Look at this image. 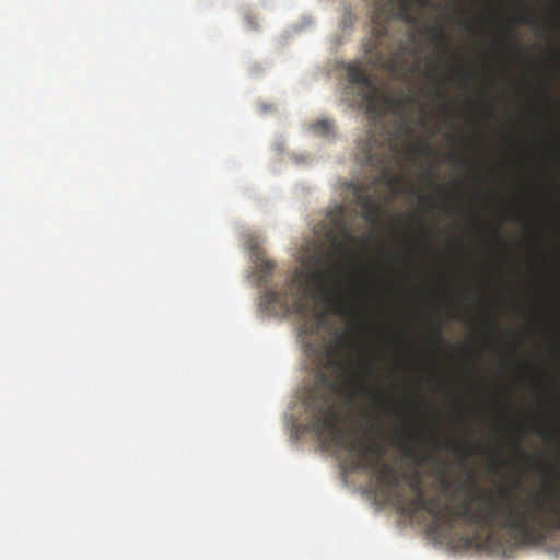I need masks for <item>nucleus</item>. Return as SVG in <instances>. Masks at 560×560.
I'll return each mask as SVG.
<instances>
[{"mask_svg": "<svg viewBox=\"0 0 560 560\" xmlns=\"http://www.w3.org/2000/svg\"><path fill=\"white\" fill-rule=\"evenodd\" d=\"M421 201L429 205L430 208H438V202L432 196H420Z\"/></svg>", "mask_w": 560, "mask_h": 560, "instance_id": "nucleus-18", "label": "nucleus"}, {"mask_svg": "<svg viewBox=\"0 0 560 560\" xmlns=\"http://www.w3.org/2000/svg\"><path fill=\"white\" fill-rule=\"evenodd\" d=\"M349 347L348 335L342 332L323 349L314 385L310 388L305 401L307 425L325 443L340 447L349 454V470L373 474L386 491H397L400 481L407 479V475L400 474L393 464L384 460L386 450L372 428L366 431L372 435V440L368 441L349 428L339 425L340 411L336 402L347 387L354 386L361 395L370 398L378 407L385 406L388 401L384 393L375 392L369 386L374 375V359L363 357L359 364L347 361L345 352ZM408 487L412 494L424 492L418 472L408 478Z\"/></svg>", "mask_w": 560, "mask_h": 560, "instance_id": "nucleus-1", "label": "nucleus"}, {"mask_svg": "<svg viewBox=\"0 0 560 560\" xmlns=\"http://www.w3.org/2000/svg\"><path fill=\"white\" fill-rule=\"evenodd\" d=\"M352 327H353V329H354L355 331H358V330L360 329V323H359L358 320H354V322L352 323Z\"/></svg>", "mask_w": 560, "mask_h": 560, "instance_id": "nucleus-29", "label": "nucleus"}, {"mask_svg": "<svg viewBox=\"0 0 560 560\" xmlns=\"http://www.w3.org/2000/svg\"><path fill=\"white\" fill-rule=\"evenodd\" d=\"M532 19H533V14L532 13H526V14H523V15H520L517 18V24H527L529 22H532Z\"/></svg>", "mask_w": 560, "mask_h": 560, "instance_id": "nucleus-21", "label": "nucleus"}, {"mask_svg": "<svg viewBox=\"0 0 560 560\" xmlns=\"http://www.w3.org/2000/svg\"><path fill=\"white\" fill-rule=\"evenodd\" d=\"M446 137H447V139L452 140V141L455 139V136L453 133H447Z\"/></svg>", "mask_w": 560, "mask_h": 560, "instance_id": "nucleus-31", "label": "nucleus"}, {"mask_svg": "<svg viewBox=\"0 0 560 560\" xmlns=\"http://www.w3.org/2000/svg\"><path fill=\"white\" fill-rule=\"evenodd\" d=\"M387 185L395 191H400L404 185V178L401 176H393L389 178Z\"/></svg>", "mask_w": 560, "mask_h": 560, "instance_id": "nucleus-15", "label": "nucleus"}, {"mask_svg": "<svg viewBox=\"0 0 560 560\" xmlns=\"http://www.w3.org/2000/svg\"><path fill=\"white\" fill-rule=\"evenodd\" d=\"M489 324H490V327H491L492 329H495V328L498 327V320H497V318H495V317L490 318Z\"/></svg>", "mask_w": 560, "mask_h": 560, "instance_id": "nucleus-27", "label": "nucleus"}, {"mask_svg": "<svg viewBox=\"0 0 560 560\" xmlns=\"http://www.w3.org/2000/svg\"><path fill=\"white\" fill-rule=\"evenodd\" d=\"M446 447H447V448H454V450H456V451H460V450H463V448H464V447H463V445H462V443H460V442H458V441H457V442H455V443H448V444H446Z\"/></svg>", "mask_w": 560, "mask_h": 560, "instance_id": "nucleus-25", "label": "nucleus"}, {"mask_svg": "<svg viewBox=\"0 0 560 560\" xmlns=\"http://www.w3.org/2000/svg\"><path fill=\"white\" fill-rule=\"evenodd\" d=\"M439 474L441 476V482L443 486L448 487L450 482L446 479L447 469L445 467L440 468Z\"/></svg>", "mask_w": 560, "mask_h": 560, "instance_id": "nucleus-23", "label": "nucleus"}, {"mask_svg": "<svg viewBox=\"0 0 560 560\" xmlns=\"http://www.w3.org/2000/svg\"><path fill=\"white\" fill-rule=\"evenodd\" d=\"M466 483L474 488H477L478 486L475 475L471 470H468L467 472Z\"/></svg>", "mask_w": 560, "mask_h": 560, "instance_id": "nucleus-20", "label": "nucleus"}, {"mask_svg": "<svg viewBox=\"0 0 560 560\" xmlns=\"http://www.w3.org/2000/svg\"><path fill=\"white\" fill-rule=\"evenodd\" d=\"M474 78V73L472 72H466L462 75V81L463 83L465 84H468Z\"/></svg>", "mask_w": 560, "mask_h": 560, "instance_id": "nucleus-24", "label": "nucleus"}, {"mask_svg": "<svg viewBox=\"0 0 560 560\" xmlns=\"http://www.w3.org/2000/svg\"><path fill=\"white\" fill-rule=\"evenodd\" d=\"M493 540V535L489 534L482 536L479 532H475L472 535L460 536V541L466 549L476 548L483 549Z\"/></svg>", "mask_w": 560, "mask_h": 560, "instance_id": "nucleus-9", "label": "nucleus"}, {"mask_svg": "<svg viewBox=\"0 0 560 560\" xmlns=\"http://www.w3.org/2000/svg\"><path fill=\"white\" fill-rule=\"evenodd\" d=\"M409 151H410V153L420 154V155H432L434 153L429 141L412 143L409 147Z\"/></svg>", "mask_w": 560, "mask_h": 560, "instance_id": "nucleus-12", "label": "nucleus"}, {"mask_svg": "<svg viewBox=\"0 0 560 560\" xmlns=\"http://www.w3.org/2000/svg\"><path fill=\"white\" fill-rule=\"evenodd\" d=\"M527 457H528L529 459H532V460H534V459L536 460V458H535V457H533V456H527Z\"/></svg>", "mask_w": 560, "mask_h": 560, "instance_id": "nucleus-34", "label": "nucleus"}, {"mask_svg": "<svg viewBox=\"0 0 560 560\" xmlns=\"http://www.w3.org/2000/svg\"><path fill=\"white\" fill-rule=\"evenodd\" d=\"M462 25L466 28V31H472V26L467 21H460Z\"/></svg>", "mask_w": 560, "mask_h": 560, "instance_id": "nucleus-28", "label": "nucleus"}, {"mask_svg": "<svg viewBox=\"0 0 560 560\" xmlns=\"http://www.w3.org/2000/svg\"><path fill=\"white\" fill-rule=\"evenodd\" d=\"M399 448L405 457L415 460L417 464L432 463L440 467L434 450H430L435 444V439L425 429H420L416 435L409 430L402 428L397 431Z\"/></svg>", "mask_w": 560, "mask_h": 560, "instance_id": "nucleus-6", "label": "nucleus"}, {"mask_svg": "<svg viewBox=\"0 0 560 560\" xmlns=\"http://www.w3.org/2000/svg\"><path fill=\"white\" fill-rule=\"evenodd\" d=\"M331 124L328 120H317L313 124L312 128L314 131L319 133H329L331 130Z\"/></svg>", "mask_w": 560, "mask_h": 560, "instance_id": "nucleus-13", "label": "nucleus"}, {"mask_svg": "<svg viewBox=\"0 0 560 560\" xmlns=\"http://www.w3.org/2000/svg\"><path fill=\"white\" fill-rule=\"evenodd\" d=\"M481 450L482 448H481L480 444H478L476 442H471L469 445H467L465 447L466 455H471V454H475V453H480Z\"/></svg>", "mask_w": 560, "mask_h": 560, "instance_id": "nucleus-16", "label": "nucleus"}, {"mask_svg": "<svg viewBox=\"0 0 560 560\" xmlns=\"http://www.w3.org/2000/svg\"><path fill=\"white\" fill-rule=\"evenodd\" d=\"M275 268V264L265 259L262 256L256 257V272L258 273L259 283L265 284L268 282L269 277Z\"/></svg>", "mask_w": 560, "mask_h": 560, "instance_id": "nucleus-10", "label": "nucleus"}, {"mask_svg": "<svg viewBox=\"0 0 560 560\" xmlns=\"http://www.w3.org/2000/svg\"><path fill=\"white\" fill-rule=\"evenodd\" d=\"M348 85L347 94H353L351 102L363 106L369 114V129L366 141L361 147L359 159L363 164L386 172L392 162V155L398 151L396 137L399 131L411 135L412 130L407 124H401L395 131L387 128L384 122L385 115L390 110L401 117L416 102L411 93L399 95L385 94L371 79L368 70L358 62L346 67Z\"/></svg>", "mask_w": 560, "mask_h": 560, "instance_id": "nucleus-3", "label": "nucleus"}, {"mask_svg": "<svg viewBox=\"0 0 560 560\" xmlns=\"http://www.w3.org/2000/svg\"><path fill=\"white\" fill-rule=\"evenodd\" d=\"M425 498H427V495L424 494V492L413 494V498L408 502V506H407L408 513L415 514L419 510L423 511Z\"/></svg>", "mask_w": 560, "mask_h": 560, "instance_id": "nucleus-11", "label": "nucleus"}, {"mask_svg": "<svg viewBox=\"0 0 560 560\" xmlns=\"http://www.w3.org/2000/svg\"><path fill=\"white\" fill-rule=\"evenodd\" d=\"M528 429L533 433H536V434L545 436V438H549V434H547V432L545 430H542L541 428H539V427L529 425Z\"/></svg>", "mask_w": 560, "mask_h": 560, "instance_id": "nucleus-22", "label": "nucleus"}, {"mask_svg": "<svg viewBox=\"0 0 560 560\" xmlns=\"http://www.w3.org/2000/svg\"><path fill=\"white\" fill-rule=\"evenodd\" d=\"M328 237L332 250L326 252L322 247H315L305 258V269H295L283 289H266L260 296V307L266 313L306 317L310 313V300L314 295H318L335 314L350 313L345 301L334 293L330 283L338 271L336 256L346 255V243H353L357 238L352 234L343 207L336 206L328 213Z\"/></svg>", "mask_w": 560, "mask_h": 560, "instance_id": "nucleus-2", "label": "nucleus"}, {"mask_svg": "<svg viewBox=\"0 0 560 560\" xmlns=\"http://www.w3.org/2000/svg\"><path fill=\"white\" fill-rule=\"evenodd\" d=\"M434 327H435V338H436V341L441 342L442 341V339H441V327H440L439 324H435Z\"/></svg>", "mask_w": 560, "mask_h": 560, "instance_id": "nucleus-26", "label": "nucleus"}, {"mask_svg": "<svg viewBox=\"0 0 560 560\" xmlns=\"http://www.w3.org/2000/svg\"><path fill=\"white\" fill-rule=\"evenodd\" d=\"M434 176H435V173L432 170L428 168L422 173L421 179L425 180V182H430L431 184H435Z\"/></svg>", "mask_w": 560, "mask_h": 560, "instance_id": "nucleus-17", "label": "nucleus"}, {"mask_svg": "<svg viewBox=\"0 0 560 560\" xmlns=\"http://www.w3.org/2000/svg\"><path fill=\"white\" fill-rule=\"evenodd\" d=\"M434 382H435L436 384H440V380H439L438 377H435V378H434Z\"/></svg>", "mask_w": 560, "mask_h": 560, "instance_id": "nucleus-33", "label": "nucleus"}, {"mask_svg": "<svg viewBox=\"0 0 560 560\" xmlns=\"http://www.w3.org/2000/svg\"><path fill=\"white\" fill-rule=\"evenodd\" d=\"M448 158L454 160L457 164L463 165L466 163V159L457 152H451Z\"/></svg>", "mask_w": 560, "mask_h": 560, "instance_id": "nucleus-19", "label": "nucleus"}, {"mask_svg": "<svg viewBox=\"0 0 560 560\" xmlns=\"http://www.w3.org/2000/svg\"><path fill=\"white\" fill-rule=\"evenodd\" d=\"M494 233H495L497 235H499V233H500V229H499V228H495V229H494Z\"/></svg>", "mask_w": 560, "mask_h": 560, "instance_id": "nucleus-32", "label": "nucleus"}, {"mask_svg": "<svg viewBox=\"0 0 560 560\" xmlns=\"http://www.w3.org/2000/svg\"><path fill=\"white\" fill-rule=\"evenodd\" d=\"M522 502L535 506L539 524L534 528V535L527 539L517 530H511V536L521 545H529L541 542L547 538L551 530H560V504H556L555 500L546 501L539 494H529L521 498Z\"/></svg>", "mask_w": 560, "mask_h": 560, "instance_id": "nucleus-5", "label": "nucleus"}, {"mask_svg": "<svg viewBox=\"0 0 560 560\" xmlns=\"http://www.w3.org/2000/svg\"><path fill=\"white\" fill-rule=\"evenodd\" d=\"M430 42L444 52L448 51V36L444 27L440 24L427 28Z\"/></svg>", "mask_w": 560, "mask_h": 560, "instance_id": "nucleus-8", "label": "nucleus"}, {"mask_svg": "<svg viewBox=\"0 0 560 560\" xmlns=\"http://www.w3.org/2000/svg\"><path fill=\"white\" fill-rule=\"evenodd\" d=\"M516 448H517V451H518L521 454H524V452H523V450H522V447H521V442H520V441H517V442H516Z\"/></svg>", "mask_w": 560, "mask_h": 560, "instance_id": "nucleus-30", "label": "nucleus"}, {"mask_svg": "<svg viewBox=\"0 0 560 560\" xmlns=\"http://www.w3.org/2000/svg\"><path fill=\"white\" fill-rule=\"evenodd\" d=\"M497 493L498 495H486L485 492H479L474 497L475 508L471 501L458 506H446L440 497H427L423 511L434 522L443 521L448 528H453L455 520L459 518L483 529L499 528L510 534L511 530H517L523 537L532 538L534 528L540 522L535 506L522 502L521 497H512L505 488L500 487Z\"/></svg>", "mask_w": 560, "mask_h": 560, "instance_id": "nucleus-4", "label": "nucleus"}, {"mask_svg": "<svg viewBox=\"0 0 560 560\" xmlns=\"http://www.w3.org/2000/svg\"><path fill=\"white\" fill-rule=\"evenodd\" d=\"M372 186L373 184L370 186L355 184L353 185V191L357 203L361 207L364 220L369 223H376L382 207L376 196L372 192Z\"/></svg>", "mask_w": 560, "mask_h": 560, "instance_id": "nucleus-7", "label": "nucleus"}, {"mask_svg": "<svg viewBox=\"0 0 560 560\" xmlns=\"http://www.w3.org/2000/svg\"><path fill=\"white\" fill-rule=\"evenodd\" d=\"M487 459L489 460V463L491 465V469L493 471H499L500 470V468L502 466V459H501V457L498 454L489 453L487 455Z\"/></svg>", "mask_w": 560, "mask_h": 560, "instance_id": "nucleus-14", "label": "nucleus"}]
</instances>
